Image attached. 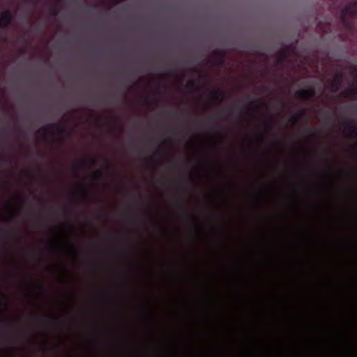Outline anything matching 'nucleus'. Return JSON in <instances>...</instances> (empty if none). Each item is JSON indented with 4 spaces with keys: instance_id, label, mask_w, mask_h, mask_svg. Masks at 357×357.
<instances>
[{
    "instance_id": "nucleus-11",
    "label": "nucleus",
    "mask_w": 357,
    "mask_h": 357,
    "mask_svg": "<svg viewBox=\"0 0 357 357\" xmlns=\"http://www.w3.org/2000/svg\"><path fill=\"white\" fill-rule=\"evenodd\" d=\"M3 324H4L5 325H6V326H10V324L9 323H7V322H3Z\"/></svg>"
},
{
    "instance_id": "nucleus-1",
    "label": "nucleus",
    "mask_w": 357,
    "mask_h": 357,
    "mask_svg": "<svg viewBox=\"0 0 357 357\" xmlns=\"http://www.w3.org/2000/svg\"><path fill=\"white\" fill-rule=\"evenodd\" d=\"M357 13V0L349 3L343 10V15H354Z\"/></svg>"
},
{
    "instance_id": "nucleus-7",
    "label": "nucleus",
    "mask_w": 357,
    "mask_h": 357,
    "mask_svg": "<svg viewBox=\"0 0 357 357\" xmlns=\"http://www.w3.org/2000/svg\"><path fill=\"white\" fill-rule=\"evenodd\" d=\"M0 294H1V296L3 297V305L6 307V308H7V307H8V304H9V303H8V300L7 296H6V295L3 294H2V293H1V292H0Z\"/></svg>"
},
{
    "instance_id": "nucleus-6",
    "label": "nucleus",
    "mask_w": 357,
    "mask_h": 357,
    "mask_svg": "<svg viewBox=\"0 0 357 357\" xmlns=\"http://www.w3.org/2000/svg\"><path fill=\"white\" fill-rule=\"evenodd\" d=\"M52 128H43L39 131V135L45 133L46 135H50L52 132Z\"/></svg>"
},
{
    "instance_id": "nucleus-5",
    "label": "nucleus",
    "mask_w": 357,
    "mask_h": 357,
    "mask_svg": "<svg viewBox=\"0 0 357 357\" xmlns=\"http://www.w3.org/2000/svg\"><path fill=\"white\" fill-rule=\"evenodd\" d=\"M340 84V77L336 76L333 80V82L331 86V89L333 91H336L338 88Z\"/></svg>"
},
{
    "instance_id": "nucleus-9",
    "label": "nucleus",
    "mask_w": 357,
    "mask_h": 357,
    "mask_svg": "<svg viewBox=\"0 0 357 357\" xmlns=\"http://www.w3.org/2000/svg\"><path fill=\"white\" fill-rule=\"evenodd\" d=\"M219 96H221V94H218V92H215V93L213 95V96L216 99H219Z\"/></svg>"
},
{
    "instance_id": "nucleus-4",
    "label": "nucleus",
    "mask_w": 357,
    "mask_h": 357,
    "mask_svg": "<svg viewBox=\"0 0 357 357\" xmlns=\"http://www.w3.org/2000/svg\"><path fill=\"white\" fill-rule=\"evenodd\" d=\"M314 94V91L312 89L300 91L298 93V96L301 98H308Z\"/></svg>"
},
{
    "instance_id": "nucleus-12",
    "label": "nucleus",
    "mask_w": 357,
    "mask_h": 357,
    "mask_svg": "<svg viewBox=\"0 0 357 357\" xmlns=\"http://www.w3.org/2000/svg\"><path fill=\"white\" fill-rule=\"evenodd\" d=\"M12 357H14V356H12Z\"/></svg>"
},
{
    "instance_id": "nucleus-8",
    "label": "nucleus",
    "mask_w": 357,
    "mask_h": 357,
    "mask_svg": "<svg viewBox=\"0 0 357 357\" xmlns=\"http://www.w3.org/2000/svg\"><path fill=\"white\" fill-rule=\"evenodd\" d=\"M2 247H0L1 248ZM45 248H78L79 247H45Z\"/></svg>"
},
{
    "instance_id": "nucleus-10",
    "label": "nucleus",
    "mask_w": 357,
    "mask_h": 357,
    "mask_svg": "<svg viewBox=\"0 0 357 357\" xmlns=\"http://www.w3.org/2000/svg\"><path fill=\"white\" fill-rule=\"evenodd\" d=\"M37 287L40 291H43V287L42 285L38 284Z\"/></svg>"
},
{
    "instance_id": "nucleus-3",
    "label": "nucleus",
    "mask_w": 357,
    "mask_h": 357,
    "mask_svg": "<svg viewBox=\"0 0 357 357\" xmlns=\"http://www.w3.org/2000/svg\"><path fill=\"white\" fill-rule=\"evenodd\" d=\"M345 96L357 98V84L352 85L346 91Z\"/></svg>"
},
{
    "instance_id": "nucleus-2",
    "label": "nucleus",
    "mask_w": 357,
    "mask_h": 357,
    "mask_svg": "<svg viewBox=\"0 0 357 357\" xmlns=\"http://www.w3.org/2000/svg\"><path fill=\"white\" fill-rule=\"evenodd\" d=\"M11 20L10 13L8 11L3 12L0 15V26H5L9 24Z\"/></svg>"
}]
</instances>
